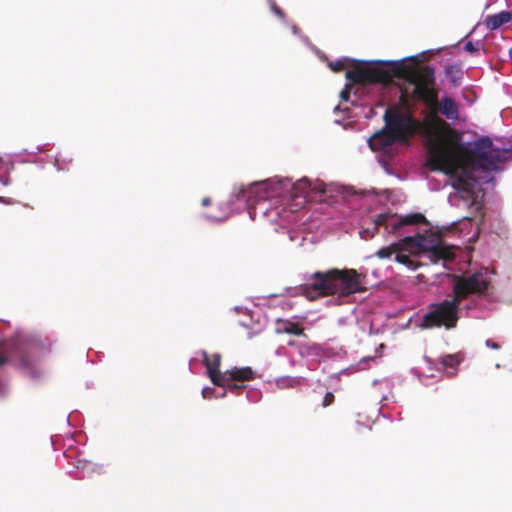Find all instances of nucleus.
Wrapping results in <instances>:
<instances>
[{
	"mask_svg": "<svg viewBox=\"0 0 512 512\" xmlns=\"http://www.w3.org/2000/svg\"><path fill=\"white\" fill-rule=\"evenodd\" d=\"M427 107L431 110L424 121L425 133L430 138L427 166L432 171H442L449 175L453 188L471 198L477 182L473 172L497 170L498 165L510 157L512 150L494 148L488 136L477 139L473 148L462 144L459 135L436 115L439 112L447 119L458 120L459 105L453 98H437V104Z\"/></svg>",
	"mask_w": 512,
	"mask_h": 512,
	"instance_id": "1",
	"label": "nucleus"
},
{
	"mask_svg": "<svg viewBox=\"0 0 512 512\" xmlns=\"http://www.w3.org/2000/svg\"><path fill=\"white\" fill-rule=\"evenodd\" d=\"M364 278L355 269L332 268L325 272L317 271L311 274L309 281L300 289L310 301L331 295L348 297L366 290L362 285Z\"/></svg>",
	"mask_w": 512,
	"mask_h": 512,
	"instance_id": "2",
	"label": "nucleus"
},
{
	"mask_svg": "<svg viewBox=\"0 0 512 512\" xmlns=\"http://www.w3.org/2000/svg\"><path fill=\"white\" fill-rule=\"evenodd\" d=\"M384 127L375 132L368 145L372 151L389 153L396 143L408 144L410 137L418 132L422 125L410 113L402 112L399 106L389 107L383 116Z\"/></svg>",
	"mask_w": 512,
	"mask_h": 512,
	"instance_id": "3",
	"label": "nucleus"
},
{
	"mask_svg": "<svg viewBox=\"0 0 512 512\" xmlns=\"http://www.w3.org/2000/svg\"><path fill=\"white\" fill-rule=\"evenodd\" d=\"M392 67L393 79H403L414 86L412 97L422 101L426 106L437 104L435 70L429 65L412 67L406 65L403 60L383 62Z\"/></svg>",
	"mask_w": 512,
	"mask_h": 512,
	"instance_id": "4",
	"label": "nucleus"
},
{
	"mask_svg": "<svg viewBox=\"0 0 512 512\" xmlns=\"http://www.w3.org/2000/svg\"><path fill=\"white\" fill-rule=\"evenodd\" d=\"M459 310L460 304L453 298L433 303L429 306L428 312L423 316V327L453 329L457 326L460 318Z\"/></svg>",
	"mask_w": 512,
	"mask_h": 512,
	"instance_id": "5",
	"label": "nucleus"
},
{
	"mask_svg": "<svg viewBox=\"0 0 512 512\" xmlns=\"http://www.w3.org/2000/svg\"><path fill=\"white\" fill-rule=\"evenodd\" d=\"M489 287V281L482 273H474L469 276H454L453 299L459 304L471 294H482Z\"/></svg>",
	"mask_w": 512,
	"mask_h": 512,
	"instance_id": "6",
	"label": "nucleus"
},
{
	"mask_svg": "<svg viewBox=\"0 0 512 512\" xmlns=\"http://www.w3.org/2000/svg\"><path fill=\"white\" fill-rule=\"evenodd\" d=\"M382 69L376 67L357 66L345 74L347 80L354 84H390L393 81L392 67Z\"/></svg>",
	"mask_w": 512,
	"mask_h": 512,
	"instance_id": "7",
	"label": "nucleus"
},
{
	"mask_svg": "<svg viewBox=\"0 0 512 512\" xmlns=\"http://www.w3.org/2000/svg\"><path fill=\"white\" fill-rule=\"evenodd\" d=\"M255 379V372L251 367H233L223 372V380L220 381L219 387H226L230 392H237L244 388L234 382H245Z\"/></svg>",
	"mask_w": 512,
	"mask_h": 512,
	"instance_id": "8",
	"label": "nucleus"
},
{
	"mask_svg": "<svg viewBox=\"0 0 512 512\" xmlns=\"http://www.w3.org/2000/svg\"><path fill=\"white\" fill-rule=\"evenodd\" d=\"M379 227H384L388 233H397L403 227V222L401 217L395 214H379L374 220V231L369 236H367L368 230L362 231L360 232L361 237L363 239L372 238L378 232Z\"/></svg>",
	"mask_w": 512,
	"mask_h": 512,
	"instance_id": "9",
	"label": "nucleus"
},
{
	"mask_svg": "<svg viewBox=\"0 0 512 512\" xmlns=\"http://www.w3.org/2000/svg\"><path fill=\"white\" fill-rule=\"evenodd\" d=\"M425 241V238L423 236L418 235L417 237L407 236L403 238L401 242L398 243H392L391 245L387 247H383L379 249L375 255L379 259H389L392 255H396L398 252L402 250L403 244L411 247V248H423L426 249L423 245V242Z\"/></svg>",
	"mask_w": 512,
	"mask_h": 512,
	"instance_id": "10",
	"label": "nucleus"
},
{
	"mask_svg": "<svg viewBox=\"0 0 512 512\" xmlns=\"http://www.w3.org/2000/svg\"><path fill=\"white\" fill-rule=\"evenodd\" d=\"M202 361L207 369V373L212 383L219 386L220 381L223 380V372L220 371L221 354L214 353L209 355L206 351H202Z\"/></svg>",
	"mask_w": 512,
	"mask_h": 512,
	"instance_id": "11",
	"label": "nucleus"
},
{
	"mask_svg": "<svg viewBox=\"0 0 512 512\" xmlns=\"http://www.w3.org/2000/svg\"><path fill=\"white\" fill-rule=\"evenodd\" d=\"M512 20V14L509 11H501L497 14L489 15L485 18L484 24L487 29L493 31Z\"/></svg>",
	"mask_w": 512,
	"mask_h": 512,
	"instance_id": "12",
	"label": "nucleus"
},
{
	"mask_svg": "<svg viewBox=\"0 0 512 512\" xmlns=\"http://www.w3.org/2000/svg\"><path fill=\"white\" fill-rule=\"evenodd\" d=\"M277 331L279 333H286L296 336H305L304 328L299 323L292 322L290 320H278Z\"/></svg>",
	"mask_w": 512,
	"mask_h": 512,
	"instance_id": "13",
	"label": "nucleus"
},
{
	"mask_svg": "<svg viewBox=\"0 0 512 512\" xmlns=\"http://www.w3.org/2000/svg\"><path fill=\"white\" fill-rule=\"evenodd\" d=\"M445 76L449 82L454 86L458 87L462 83L463 70L459 64H451L445 68Z\"/></svg>",
	"mask_w": 512,
	"mask_h": 512,
	"instance_id": "14",
	"label": "nucleus"
},
{
	"mask_svg": "<svg viewBox=\"0 0 512 512\" xmlns=\"http://www.w3.org/2000/svg\"><path fill=\"white\" fill-rule=\"evenodd\" d=\"M431 253L433 254V256L437 259H443V260H448V259H451L453 257V253L446 247L442 246V245H434L432 248H431Z\"/></svg>",
	"mask_w": 512,
	"mask_h": 512,
	"instance_id": "15",
	"label": "nucleus"
},
{
	"mask_svg": "<svg viewBox=\"0 0 512 512\" xmlns=\"http://www.w3.org/2000/svg\"><path fill=\"white\" fill-rule=\"evenodd\" d=\"M401 219L403 222V226L416 225L426 222L425 216L421 213L408 214L404 217H401Z\"/></svg>",
	"mask_w": 512,
	"mask_h": 512,
	"instance_id": "16",
	"label": "nucleus"
},
{
	"mask_svg": "<svg viewBox=\"0 0 512 512\" xmlns=\"http://www.w3.org/2000/svg\"><path fill=\"white\" fill-rule=\"evenodd\" d=\"M395 260L398 263L406 265V266H408L411 269H415L416 268V265L414 264L413 260H411L408 255L402 254L401 251L396 254Z\"/></svg>",
	"mask_w": 512,
	"mask_h": 512,
	"instance_id": "17",
	"label": "nucleus"
},
{
	"mask_svg": "<svg viewBox=\"0 0 512 512\" xmlns=\"http://www.w3.org/2000/svg\"><path fill=\"white\" fill-rule=\"evenodd\" d=\"M319 347L315 344L313 345H302L300 346L299 353L301 356H309L313 354H317Z\"/></svg>",
	"mask_w": 512,
	"mask_h": 512,
	"instance_id": "18",
	"label": "nucleus"
},
{
	"mask_svg": "<svg viewBox=\"0 0 512 512\" xmlns=\"http://www.w3.org/2000/svg\"><path fill=\"white\" fill-rule=\"evenodd\" d=\"M346 64H347V60L342 59V60L331 61V62H329L328 65L332 71L341 72L346 67Z\"/></svg>",
	"mask_w": 512,
	"mask_h": 512,
	"instance_id": "19",
	"label": "nucleus"
},
{
	"mask_svg": "<svg viewBox=\"0 0 512 512\" xmlns=\"http://www.w3.org/2000/svg\"><path fill=\"white\" fill-rule=\"evenodd\" d=\"M269 5L271 11L281 20L285 19V13L283 10L276 4L274 0H269Z\"/></svg>",
	"mask_w": 512,
	"mask_h": 512,
	"instance_id": "20",
	"label": "nucleus"
},
{
	"mask_svg": "<svg viewBox=\"0 0 512 512\" xmlns=\"http://www.w3.org/2000/svg\"><path fill=\"white\" fill-rule=\"evenodd\" d=\"M441 363L445 367H454L458 364V360L454 355H446L442 358Z\"/></svg>",
	"mask_w": 512,
	"mask_h": 512,
	"instance_id": "21",
	"label": "nucleus"
},
{
	"mask_svg": "<svg viewBox=\"0 0 512 512\" xmlns=\"http://www.w3.org/2000/svg\"><path fill=\"white\" fill-rule=\"evenodd\" d=\"M9 360L6 345L0 342V366L6 364Z\"/></svg>",
	"mask_w": 512,
	"mask_h": 512,
	"instance_id": "22",
	"label": "nucleus"
},
{
	"mask_svg": "<svg viewBox=\"0 0 512 512\" xmlns=\"http://www.w3.org/2000/svg\"><path fill=\"white\" fill-rule=\"evenodd\" d=\"M464 49L469 53L475 54L479 51V44L478 43L475 44V43L469 41L465 44Z\"/></svg>",
	"mask_w": 512,
	"mask_h": 512,
	"instance_id": "23",
	"label": "nucleus"
},
{
	"mask_svg": "<svg viewBox=\"0 0 512 512\" xmlns=\"http://www.w3.org/2000/svg\"><path fill=\"white\" fill-rule=\"evenodd\" d=\"M335 400V396L332 392H327L323 398V401H322V406L323 407H328L329 405H331Z\"/></svg>",
	"mask_w": 512,
	"mask_h": 512,
	"instance_id": "24",
	"label": "nucleus"
},
{
	"mask_svg": "<svg viewBox=\"0 0 512 512\" xmlns=\"http://www.w3.org/2000/svg\"><path fill=\"white\" fill-rule=\"evenodd\" d=\"M486 346L494 350L500 349V345L492 339L486 340Z\"/></svg>",
	"mask_w": 512,
	"mask_h": 512,
	"instance_id": "25",
	"label": "nucleus"
},
{
	"mask_svg": "<svg viewBox=\"0 0 512 512\" xmlns=\"http://www.w3.org/2000/svg\"><path fill=\"white\" fill-rule=\"evenodd\" d=\"M306 186H307V181L302 180V181L297 182V183L294 185V190L304 189V188H306Z\"/></svg>",
	"mask_w": 512,
	"mask_h": 512,
	"instance_id": "26",
	"label": "nucleus"
},
{
	"mask_svg": "<svg viewBox=\"0 0 512 512\" xmlns=\"http://www.w3.org/2000/svg\"><path fill=\"white\" fill-rule=\"evenodd\" d=\"M400 103L402 105H406L408 103V94H407V92L402 91L401 96H400Z\"/></svg>",
	"mask_w": 512,
	"mask_h": 512,
	"instance_id": "27",
	"label": "nucleus"
},
{
	"mask_svg": "<svg viewBox=\"0 0 512 512\" xmlns=\"http://www.w3.org/2000/svg\"><path fill=\"white\" fill-rule=\"evenodd\" d=\"M341 97H342V99H344V100H348V98H349V90H348V89H346V90L342 91V92H341Z\"/></svg>",
	"mask_w": 512,
	"mask_h": 512,
	"instance_id": "28",
	"label": "nucleus"
},
{
	"mask_svg": "<svg viewBox=\"0 0 512 512\" xmlns=\"http://www.w3.org/2000/svg\"><path fill=\"white\" fill-rule=\"evenodd\" d=\"M202 204H203L204 206H208V205L210 204V199H209V198H204V199L202 200Z\"/></svg>",
	"mask_w": 512,
	"mask_h": 512,
	"instance_id": "29",
	"label": "nucleus"
}]
</instances>
